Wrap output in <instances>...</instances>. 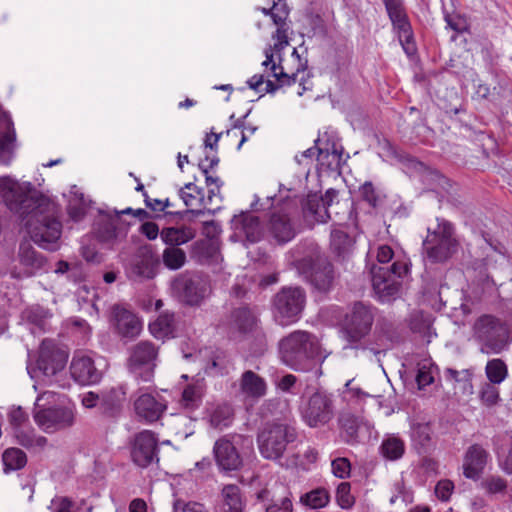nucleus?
<instances>
[{"label":"nucleus","instance_id":"obj_57","mask_svg":"<svg viewBox=\"0 0 512 512\" xmlns=\"http://www.w3.org/2000/svg\"><path fill=\"white\" fill-rule=\"evenodd\" d=\"M215 251L216 248L208 240L198 241L193 245V255L197 256L200 261L211 258Z\"/></svg>","mask_w":512,"mask_h":512},{"label":"nucleus","instance_id":"obj_40","mask_svg":"<svg viewBox=\"0 0 512 512\" xmlns=\"http://www.w3.org/2000/svg\"><path fill=\"white\" fill-rule=\"evenodd\" d=\"M96 236L99 241L110 243L124 237L125 233H122L121 229L116 226L114 219L109 218L97 223Z\"/></svg>","mask_w":512,"mask_h":512},{"label":"nucleus","instance_id":"obj_56","mask_svg":"<svg viewBox=\"0 0 512 512\" xmlns=\"http://www.w3.org/2000/svg\"><path fill=\"white\" fill-rule=\"evenodd\" d=\"M359 194L363 201L367 202L369 206L375 208L378 206L380 197L374 185L371 182H365L359 188Z\"/></svg>","mask_w":512,"mask_h":512},{"label":"nucleus","instance_id":"obj_42","mask_svg":"<svg viewBox=\"0 0 512 512\" xmlns=\"http://www.w3.org/2000/svg\"><path fill=\"white\" fill-rule=\"evenodd\" d=\"M19 259L21 264L31 269H41L45 258L38 253L29 243H21L19 247Z\"/></svg>","mask_w":512,"mask_h":512},{"label":"nucleus","instance_id":"obj_37","mask_svg":"<svg viewBox=\"0 0 512 512\" xmlns=\"http://www.w3.org/2000/svg\"><path fill=\"white\" fill-rule=\"evenodd\" d=\"M160 236L165 244L176 247L193 239L195 231L188 226L168 227L161 231Z\"/></svg>","mask_w":512,"mask_h":512},{"label":"nucleus","instance_id":"obj_28","mask_svg":"<svg viewBox=\"0 0 512 512\" xmlns=\"http://www.w3.org/2000/svg\"><path fill=\"white\" fill-rule=\"evenodd\" d=\"M217 512H245L246 498L236 484H226L220 491Z\"/></svg>","mask_w":512,"mask_h":512},{"label":"nucleus","instance_id":"obj_14","mask_svg":"<svg viewBox=\"0 0 512 512\" xmlns=\"http://www.w3.org/2000/svg\"><path fill=\"white\" fill-rule=\"evenodd\" d=\"M173 294L188 305H199L207 294L205 283L195 275L180 274L171 283Z\"/></svg>","mask_w":512,"mask_h":512},{"label":"nucleus","instance_id":"obj_41","mask_svg":"<svg viewBox=\"0 0 512 512\" xmlns=\"http://www.w3.org/2000/svg\"><path fill=\"white\" fill-rule=\"evenodd\" d=\"M317 149V158L327 157V153L331 150L342 148L339 138L334 131H324L320 133L318 138L314 141Z\"/></svg>","mask_w":512,"mask_h":512},{"label":"nucleus","instance_id":"obj_34","mask_svg":"<svg viewBox=\"0 0 512 512\" xmlns=\"http://www.w3.org/2000/svg\"><path fill=\"white\" fill-rule=\"evenodd\" d=\"M338 421L343 440L348 444L358 443L362 419L350 412H342Z\"/></svg>","mask_w":512,"mask_h":512},{"label":"nucleus","instance_id":"obj_29","mask_svg":"<svg viewBox=\"0 0 512 512\" xmlns=\"http://www.w3.org/2000/svg\"><path fill=\"white\" fill-rule=\"evenodd\" d=\"M126 400V391L123 386L113 387L101 392L100 412L106 417H117Z\"/></svg>","mask_w":512,"mask_h":512},{"label":"nucleus","instance_id":"obj_36","mask_svg":"<svg viewBox=\"0 0 512 512\" xmlns=\"http://www.w3.org/2000/svg\"><path fill=\"white\" fill-rule=\"evenodd\" d=\"M175 330V314L164 311L156 320L149 324L150 333L157 339H165L173 336Z\"/></svg>","mask_w":512,"mask_h":512},{"label":"nucleus","instance_id":"obj_48","mask_svg":"<svg viewBox=\"0 0 512 512\" xmlns=\"http://www.w3.org/2000/svg\"><path fill=\"white\" fill-rule=\"evenodd\" d=\"M487 495L505 494L508 488V481L499 475H489L480 483Z\"/></svg>","mask_w":512,"mask_h":512},{"label":"nucleus","instance_id":"obj_45","mask_svg":"<svg viewBox=\"0 0 512 512\" xmlns=\"http://www.w3.org/2000/svg\"><path fill=\"white\" fill-rule=\"evenodd\" d=\"M219 164V157L216 154L210 155L205 154V158L200 160L198 166L201 172L205 176V183L207 187L222 186L223 182L217 176L210 175V171L213 170Z\"/></svg>","mask_w":512,"mask_h":512},{"label":"nucleus","instance_id":"obj_23","mask_svg":"<svg viewBox=\"0 0 512 512\" xmlns=\"http://www.w3.org/2000/svg\"><path fill=\"white\" fill-rule=\"evenodd\" d=\"M268 231L280 244L287 243L295 237L296 231L287 205L280 210L272 212L268 223Z\"/></svg>","mask_w":512,"mask_h":512},{"label":"nucleus","instance_id":"obj_18","mask_svg":"<svg viewBox=\"0 0 512 512\" xmlns=\"http://www.w3.org/2000/svg\"><path fill=\"white\" fill-rule=\"evenodd\" d=\"M70 373L80 385H93L102 378V372L95 366L92 357L82 351L74 354L70 364Z\"/></svg>","mask_w":512,"mask_h":512},{"label":"nucleus","instance_id":"obj_47","mask_svg":"<svg viewBox=\"0 0 512 512\" xmlns=\"http://www.w3.org/2000/svg\"><path fill=\"white\" fill-rule=\"evenodd\" d=\"M203 389L199 383L187 385L182 392V405L190 410L197 408L202 400Z\"/></svg>","mask_w":512,"mask_h":512},{"label":"nucleus","instance_id":"obj_64","mask_svg":"<svg viewBox=\"0 0 512 512\" xmlns=\"http://www.w3.org/2000/svg\"><path fill=\"white\" fill-rule=\"evenodd\" d=\"M297 377L293 374H285L278 381H275V386L277 389L284 393L295 394L293 388L297 383Z\"/></svg>","mask_w":512,"mask_h":512},{"label":"nucleus","instance_id":"obj_2","mask_svg":"<svg viewBox=\"0 0 512 512\" xmlns=\"http://www.w3.org/2000/svg\"><path fill=\"white\" fill-rule=\"evenodd\" d=\"M297 437V431L293 426L280 421L267 422L258 429L257 448L265 460L288 466L290 458H293L292 463H296L298 459L293 452V444Z\"/></svg>","mask_w":512,"mask_h":512},{"label":"nucleus","instance_id":"obj_5","mask_svg":"<svg viewBox=\"0 0 512 512\" xmlns=\"http://www.w3.org/2000/svg\"><path fill=\"white\" fill-rule=\"evenodd\" d=\"M472 338L483 354H500L511 342L508 325L500 318L483 314L472 325Z\"/></svg>","mask_w":512,"mask_h":512},{"label":"nucleus","instance_id":"obj_19","mask_svg":"<svg viewBox=\"0 0 512 512\" xmlns=\"http://www.w3.org/2000/svg\"><path fill=\"white\" fill-rule=\"evenodd\" d=\"M213 455L218 469L222 472L236 471L242 466V457L227 435L215 441Z\"/></svg>","mask_w":512,"mask_h":512},{"label":"nucleus","instance_id":"obj_59","mask_svg":"<svg viewBox=\"0 0 512 512\" xmlns=\"http://www.w3.org/2000/svg\"><path fill=\"white\" fill-rule=\"evenodd\" d=\"M495 385L489 382L481 387L480 399L487 406L496 404L499 399V391Z\"/></svg>","mask_w":512,"mask_h":512},{"label":"nucleus","instance_id":"obj_25","mask_svg":"<svg viewBox=\"0 0 512 512\" xmlns=\"http://www.w3.org/2000/svg\"><path fill=\"white\" fill-rule=\"evenodd\" d=\"M489 453L479 444H473L466 450L463 457V475L465 478L478 480L489 460Z\"/></svg>","mask_w":512,"mask_h":512},{"label":"nucleus","instance_id":"obj_31","mask_svg":"<svg viewBox=\"0 0 512 512\" xmlns=\"http://www.w3.org/2000/svg\"><path fill=\"white\" fill-rule=\"evenodd\" d=\"M303 215L310 223H326L331 217L317 194L308 195L303 203Z\"/></svg>","mask_w":512,"mask_h":512},{"label":"nucleus","instance_id":"obj_24","mask_svg":"<svg viewBox=\"0 0 512 512\" xmlns=\"http://www.w3.org/2000/svg\"><path fill=\"white\" fill-rule=\"evenodd\" d=\"M231 227L238 237H244L250 243L261 240L263 230L258 216L250 212H241L231 220Z\"/></svg>","mask_w":512,"mask_h":512},{"label":"nucleus","instance_id":"obj_33","mask_svg":"<svg viewBox=\"0 0 512 512\" xmlns=\"http://www.w3.org/2000/svg\"><path fill=\"white\" fill-rule=\"evenodd\" d=\"M128 274L134 280L152 279L156 275V265L151 256L137 255L129 264Z\"/></svg>","mask_w":512,"mask_h":512},{"label":"nucleus","instance_id":"obj_35","mask_svg":"<svg viewBox=\"0 0 512 512\" xmlns=\"http://www.w3.org/2000/svg\"><path fill=\"white\" fill-rule=\"evenodd\" d=\"M355 240L342 227H335L330 235V247L332 252L339 258L344 259L353 250Z\"/></svg>","mask_w":512,"mask_h":512},{"label":"nucleus","instance_id":"obj_11","mask_svg":"<svg viewBox=\"0 0 512 512\" xmlns=\"http://www.w3.org/2000/svg\"><path fill=\"white\" fill-rule=\"evenodd\" d=\"M300 415L303 422L311 428L328 424L335 415L333 396L324 391H316L300 407Z\"/></svg>","mask_w":512,"mask_h":512},{"label":"nucleus","instance_id":"obj_13","mask_svg":"<svg viewBox=\"0 0 512 512\" xmlns=\"http://www.w3.org/2000/svg\"><path fill=\"white\" fill-rule=\"evenodd\" d=\"M34 420L43 431L52 433L71 427L75 422V412L71 407L54 406L35 412Z\"/></svg>","mask_w":512,"mask_h":512},{"label":"nucleus","instance_id":"obj_53","mask_svg":"<svg viewBox=\"0 0 512 512\" xmlns=\"http://www.w3.org/2000/svg\"><path fill=\"white\" fill-rule=\"evenodd\" d=\"M47 312L40 306H32L24 310L23 319L35 325L39 329H43L46 324Z\"/></svg>","mask_w":512,"mask_h":512},{"label":"nucleus","instance_id":"obj_8","mask_svg":"<svg viewBox=\"0 0 512 512\" xmlns=\"http://www.w3.org/2000/svg\"><path fill=\"white\" fill-rule=\"evenodd\" d=\"M306 293L301 287H283L272 299L274 321L286 327L296 323L304 310Z\"/></svg>","mask_w":512,"mask_h":512},{"label":"nucleus","instance_id":"obj_58","mask_svg":"<svg viewBox=\"0 0 512 512\" xmlns=\"http://www.w3.org/2000/svg\"><path fill=\"white\" fill-rule=\"evenodd\" d=\"M8 418L13 431L26 428L29 422L28 414L21 407L12 409L8 414Z\"/></svg>","mask_w":512,"mask_h":512},{"label":"nucleus","instance_id":"obj_61","mask_svg":"<svg viewBox=\"0 0 512 512\" xmlns=\"http://www.w3.org/2000/svg\"><path fill=\"white\" fill-rule=\"evenodd\" d=\"M174 512H208L202 503L177 499L173 503Z\"/></svg>","mask_w":512,"mask_h":512},{"label":"nucleus","instance_id":"obj_16","mask_svg":"<svg viewBox=\"0 0 512 512\" xmlns=\"http://www.w3.org/2000/svg\"><path fill=\"white\" fill-rule=\"evenodd\" d=\"M260 10L264 15H269L273 23L276 25L277 29L272 35L274 40V44L272 46H274L277 53H282V51L289 45V26L286 22L289 16V8L287 4L282 0H278L277 2H273L272 7H263Z\"/></svg>","mask_w":512,"mask_h":512},{"label":"nucleus","instance_id":"obj_55","mask_svg":"<svg viewBox=\"0 0 512 512\" xmlns=\"http://www.w3.org/2000/svg\"><path fill=\"white\" fill-rule=\"evenodd\" d=\"M336 501L342 509H350L355 500L351 495V486L348 482H341L336 490Z\"/></svg>","mask_w":512,"mask_h":512},{"label":"nucleus","instance_id":"obj_22","mask_svg":"<svg viewBox=\"0 0 512 512\" xmlns=\"http://www.w3.org/2000/svg\"><path fill=\"white\" fill-rule=\"evenodd\" d=\"M111 322L117 333L124 338H135L142 331V322L131 311L120 305L111 310Z\"/></svg>","mask_w":512,"mask_h":512},{"label":"nucleus","instance_id":"obj_20","mask_svg":"<svg viewBox=\"0 0 512 512\" xmlns=\"http://www.w3.org/2000/svg\"><path fill=\"white\" fill-rule=\"evenodd\" d=\"M265 60L262 62V66L268 68L272 72V76L280 82L281 85H294L296 83L299 84V89L297 94L302 96L303 93L308 89L306 87L304 78L298 79V73L287 74L284 72L283 67L280 66L281 62V53H277L274 49V46L269 45L264 50Z\"/></svg>","mask_w":512,"mask_h":512},{"label":"nucleus","instance_id":"obj_63","mask_svg":"<svg viewBox=\"0 0 512 512\" xmlns=\"http://www.w3.org/2000/svg\"><path fill=\"white\" fill-rule=\"evenodd\" d=\"M331 466L333 474L340 479H344L350 475L351 465L346 458L333 460Z\"/></svg>","mask_w":512,"mask_h":512},{"label":"nucleus","instance_id":"obj_1","mask_svg":"<svg viewBox=\"0 0 512 512\" xmlns=\"http://www.w3.org/2000/svg\"><path fill=\"white\" fill-rule=\"evenodd\" d=\"M0 202L26 221L31 239L43 249L54 251L62 233L56 206L39 194L30 182H19L11 176L0 177Z\"/></svg>","mask_w":512,"mask_h":512},{"label":"nucleus","instance_id":"obj_52","mask_svg":"<svg viewBox=\"0 0 512 512\" xmlns=\"http://www.w3.org/2000/svg\"><path fill=\"white\" fill-rule=\"evenodd\" d=\"M89 205L82 193L75 199L71 200L67 206L69 217L74 222H79L84 219Z\"/></svg>","mask_w":512,"mask_h":512},{"label":"nucleus","instance_id":"obj_50","mask_svg":"<svg viewBox=\"0 0 512 512\" xmlns=\"http://www.w3.org/2000/svg\"><path fill=\"white\" fill-rule=\"evenodd\" d=\"M14 435L17 439V442L26 448H30L33 446H44L47 443V439L43 436H35L32 430L26 428H20L14 430Z\"/></svg>","mask_w":512,"mask_h":512},{"label":"nucleus","instance_id":"obj_4","mask_svg":"<svg viewBox=\"0 0 512 512\" xmlns=\"http://www.w3.org/2000/svg\"><path fill=\"white\" fill-rule=\"evenodd\" d=\"M281 362L298 372H308L320 358V345L316 336L305 330H295L278 342Z\"/></svg>","mask_w":512,"mask_h":512},{"label":"nucleus","instance_id":"obj_44","mask_svg":"<svg viewBox=\"0 0 512 512\" xmlns=\"http://www.w3.org/2000/svg\"><path fill=\"white\" fill-rule=\"evenodd\" d=\"M330 501L329 492L325 488L313 489L300 497V502L312 509L325 507Z\"/></svg>","mask_w":512,"mask_h":512},{"label":"nucleus","instance_id":"obj_7","mask_svg":"<svg viewBox=\"0 0 512 512\" xmlns=\"http://www.w3.org/2000/svg\"><path fill=\"white\" fill-rule=\"evenodd\" d=\"M436 227H428V234L423 241V249L428 259L434 263L447 261L457 250L454 229L445 219H436Z\"/></svg>","mask_w":512,"mask_h":512},{"label":"nucleus","instance_id":"obj_32","mask_svg":"<svg viewBox=\"0 0 512 512\" xmlns=\"http://www.w3.org/2000/svg\"><path fill=\"white\" fill-rule=\"evenodd\" d=\"M179 195L184 204L190 208V212L201 214L205 211L204 205L206 202L204 189L196 186L194 183H186L180 189Z\"/></svg>","mask_w":512,"mask_h":512},{"label":"nucleus","instance_id":"obj_9","mask_svg":"<svg viewBox=\"0 0 512 512\" xmlns=\"http://www.w3.org/2000/svg\"><path fill=\"white\" fill-rule=\"evenodd\" d=\"M408 273V265L395 261L390 268L380 267L372 272V287L381 303L394 301L400 294L402 278Z\"/></svg>","mask_w":512,"mask_h":512},{"label":"nucleus","instance_id":"obj_10","mask_svg":"<svg viewBox=\"0 0 512 512\" xmlns=\"http://www.w3.org/2000/svg\"><path fill=\"white\" fill-rule=\"evenodd\" d=\"M68 353L61 349L54 340L44 339L39 347L35 366L29 361L27 371L31 378L42 374L46 377L57 375L67 363Z\"/></svg>","mask_w":512,"mask_h":512},{"label":"nucleus","instance_id":"obj_39","mask_svg":"<svg viewBox=\"0 0 512 512\" xmlns=\"http://www.w3.org/2000/svg\"><path fill=\"white\" fill-rule=\"evenodd\" d=\"M233 408L229 404L217 405L210 413V425L219 430L229 427L233 421Z\"/></svg>","mask_w":512,"mask_h":512},{"label":"nucleus","instance_id":"obj_43","mask_svg":"<svg viewBox=\"0 0 512 512\" xmlns=\"http://www.w3.org/2000/svg\"><path fill=\"white\" fill-rule=\"evenodd\" d=\"M4 471H16L22 469L27 463L26 454L19 448L6 449L2 456Z\"/></svg>","mask_w":512,"mask_h":512},{"label":"nucleus","instance_id":"obj_21","mask_svg":"<svg viewBox=\"0 0 512 512\" xmlns=\"http://www.w3.org/2000/svg\"><path fill=\"white\" fill-rule=\"evenodd\" d=\"M265 512H293L291 492L284 486L278 489H262L257 493Z\"/></svg>","mask_w":512,"mask_h":512},{"label":"nucleus","instance_id":"obj_62","mask_svg":"<svg viewBox=\"0 0 512 512\" xmlns=\"http://www.w3.org/2000/svg\"><path fill=\"white\" fill-rule=\"evenodd\" d=\"M454 490V483L451 480H440L435 487V494L437 498L443 502L450 499Z\"/></svg>","mask_w":512,"mask_h":512},{"label":"nucleus","instance_id":"obj_6","mask_svg":"<svg viewBox=\"0 0 512 512\" xmlns=\"http://www.w3.org/2000/svg\"><path fill=\"white\" fill-rule=\"evenodd\" d=\"M379 310L368 303L355 302L345 315L343 330L346 340L355 349H365L362 341L370 334Z\"/></svg>","mask_w":512,"mask_h":512},{"label":"nucleus","instance_id":"obj_46","mask_svg":"<svg viewBox=\"0 0 512 512\" xmlns=\"http://www.w3.org/2000/svg\"><path fill=\"white\" fill-rule=\"evenodd\" d=\"M485 373L490 383L500 384L508 375L507 365L498 358L489 360L485 367Z\"/></svg>","mask_w":512,"mask_h":512},{"label":"nucleus","instance_id":"obj_17","mask_svg":"<svg viewBox=\"0 0 512 512\" xmlns=\"http://www.w3.org/2000/svg\"><path fill=\"white\" fill-rule=\"evenodd\" d=\"M158 439L149 430H143L135 435L131 456L134 463L140 467L149 466L154 459L158 460Z\"/></svg>","mask_w":512,"mask_h":512},{"label":"nucleus","instance_id":"obj_15","mask_svg":"<svg viewBox=\"0 0 512 512\" xmlns=\"http://www.w3.org/2000/svg\"><path fill=\"white\" fill-rule=\"evenodd\" d=\"M157 356L158 348L152 342L140 341L130 350L129 367L134 373L145 369V374L141 377L144 381H149L156 366Z\"/></svg>","mask_w":512,"mask_h":512},{"label":"nucleus","instance_id":"obj_12","mask_svg":"<svg viewBox=\"0 0 512 512\" xmlns=\"http://www.w3.org/2000/svg\"><path fill=\"white\" fill-rule=\"evenodd\" d=\"M382 2L404 52L408 56L413 55L416 48L404 0H382Z\"/></svg>","mask_w":512,"mask_h":512},{"label":"nucleus","instance_id":"obj_27","mask_svg":"<svg viewBox=\"0 0 512 512\" xmlns=\"http://www.w3.org/2000/svg\"><path fill=\"white\" fill-rule=\"evenodd\" d=\"M266 380L252 370H246L239 379V391L245 399L259 400L267 394Z\"/></svg>","mask_w":512,"mask_h":512},{"label":"nucleus","instance_id":"obj_30","mask_svg":"<svg viewBox=\"0 0 512 512\" xmlns=\"http://www.w3.org/2000/svg\"><path fill=\"white\" fill-rule=\"evenodd\" d=\"M257 323L256 313L249 307L234 309L228 321V329L231 334H246L251 332Z\"/></svg>","mask_w":512,"mask_h":512},{"label":"nucleus","instance_id":"obj_54","mask_svg":"<svg viewBox=\"0 0 512 512\" xmlns=\"http://www.w3.org/2000/svg\"><path fill=\"white\" fill-rule=\"evenodd\" d=\"M343 147L338 149L331 150L327 153V157H319L317 161L323 167L331 171H336L341 168V163L343 161Z\"/></svg>","mask_w":512,"mask_h":512},{"label":"nucleus","instance_id":"obj_38","mask_svg":"<svg viewBox=\"0 0 512 512\" xmlns=\"http://www.w3.org/2000/svg\"><path fill=\"white\" fill-rule=\"evenodd\" d=\"M380 453L387 460H399L405 453V443L400 437L389 435L383 439L380 445Z\"/></svg>","mask_w":512,"mask_h":512},{"label":"nucleus","instance_id":"obj_3","mask_svg":"<svg viewBox=\"0 0 512 512\" xmlns=\"http://www.w3.org/2000/svg\"><path fill=\"white\" fill-rule=\"evenodd\" d=\"M292 264L313 287L319 291H328L334 280L332 263L314 242L301 243L293 250Z\"/></svg>","mask_w":512,"mask_h":512},{"label":"nucleus","instance_id":"obj_49","mask_svg":"<svg viewBox=\"0 0 512 512\" xmlns=\"http://www.w3.org/2000/svg\"><path fill=\"white\" fill-rule=\"evenodd\" d=\"M432 430L427 423H418L411 428L412 441L421 449H426L431 443Z\"/></svg>","mask_w":512,"mask_h":512},{"label":"nucleus","instance_id":"obj_60","mask_svg":"<svg viewBox=\"0 0 512 512\" xmlns=\"http://www.w3.org/2000/svg\"><path fill=\"white\" fill-rule=\"evenodd\" d=\"M425 181L431 186L432 190H447L450 186L449 180L438 171H430L425 175Z\"/></svg>","mask_w":512,"mask_h":512},{"label":"nucleus","instance_id":"obj_26","mask_svg":"<svg viewBox=\"0 0 512 512\" xmlns=\"http://www.w3.org/2000/svg\"><path fill=\"white\" fill-rule=\"evenodd\" d=\"M136 415L146 423L158 421L164 414L167 406L157 400L152 394H141L134 402Z\"/></svg>","mask_w":512,"mask_h":512},{"label":"nucleus","instance_id":"obj_51","mask_svg":"<svg viewBox=\"0 0 512 512\" xmlns=\"http://www.w3.org/2000/svg\"><path fill=\"white\" fill-rule=\"evenodd\" d=\"M186 262L185 252L177 247H168L163 252V263L171 269L177 270L181 268Z\"/></svg>","mask_w":512,"mask_h":512}]
</instances>
